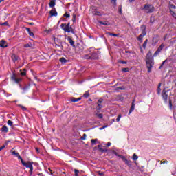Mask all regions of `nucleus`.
Segmentation results:
<instances>
[{"label": "nucleus", "mask_w": 176, "mask_h": 176, "mask_svg": "<svg viewBox=\"0 0 176 176\" xmlns=\"http://www.w3.org/2000/svg\"><path fill=\"white\" fill-rule=\"evenodd\" d=\"M146 64L148 68V72H151L152 68H153V65H155V59L152 57V52H151V51L146 54Z\"/></svg>", "instance_id": "1"}, {"label": "nucleus", "mask_w": 176, "mask_h": 176, "mask_svg": "<svg viewBox=\"0 0 176 176\" xmlns=\"http://www.w3.org/2000/svg\"><path fill=\"white\" fill-rule=\"evenodd\" d=\"M141 10H144L145 13L151 14L155 12V6L152 4H145L144 8H141Z\"/></svg>", "instance_id": "2"}, {"label": "nucleus", "mask_w": 176, "mask_h": 176, "mask_svg": "<svg viewBox=\"0 0 176 176\" xmlns=\"http://www.w3.org/2000/svg\"><path fill=\"white\" fill-rule=\"evenodd\" d=\"M22 164L25 167H27V168H30V174H32V171L34 170V166H32V164H34V162H25L24 161H22Z\"/></svg>", "instance_id": "3"}, {"label": "nucleus", "mask_w": 176, "mask_h": 176, "mask_svg": "<svg viewBox=\"0 0 176 176\" xmlns=\"http://www.w3.org/2000/svg\"><path fill=\"white\" fill-rule=\"evenodd\" d=\"M141 28H143V30L142 32V34L140 35H139V36L138 37V41H142V38H144V36H145V35H146V26H145V25H142L141 26Z\"/></svg>", "instance_id": "4"}, {"label": "nucleus", "mask_w": 176, "mask_h": 176, "mask_svg": "<svg viewBox=\"0 0 176 176\" xmlns=\"http://www.w3.org/2000/svg\"><path fill=\"white\" fill-rule=\"evenodd\" d=\"M167 93H168V90H166V89H164L162 92V97L165 104H167V100H168V94Z\"/></svg>", "instance_id": "5"}, {"label": "nucleus", "mask_w": 176, "mask_h": 176, "mask_svg": "<svg viewBox=\"0 0 176 176\" xmlns=\"http://www.w3.org/2000/svg\"><path fill=\"white\" fill-rule=\"evenodd\" d=\"M11 80H12V82H15V83H20V82L22 80L21 78H17V74H12V75L11 76Z\"/></svg>", "instance_id": "6"}, {"label": "nucleus", "mask_w": 176, "mask_h": 176, "mask_svg": "<svg viewBox=\"0 0 176 176\" xmlns=\"http://www.w3.org/2000/svg\"><path fill=\"white\" fill-rule=\"evenodd\" d=\"M54 42L58 47H60V49H63V41H61V39L54 37Z\"/></svg>", "instance_id": "7"}, {"label": "nucleus", "mask_w": 176, "mask_h": 176, "mask_svg": "<svg viewBox=\"0 0 176 176\" xmlns=\"http://www.w3.org/2000/svg\"><path fill=\"white\" fill-rule=\"evenodd\" d=\"M119 157H121V159H122L123 162H124V163L127 164V166H131V161L128 160V159L126 158V157L123 155H119Z\"/></svg>", "instance_id": "8"}, {"label": "nucleus", "mask_w": 176, "mask_h": 176, "mask_svg": "<svg viewBox=\"0 0 176 176\" xmlns=\"http://www.w3.org/2000/svg\"><path fill=\"white\" fill-rule=\"evenodd\" d=\"M63 30L65 31V32H72V34H74V29L71 27V26H68V27H65L63 28Z\"/></svg>", "instance_id": "9"}, {"label": "nucleus", "mask_w": 176, "mask_h": 176, "mask_svg": "<svg viewBox=\"0 0 176 176\" xmlns=\"http://www.w3.org/2000/svg\"><path fill=\"white\" fill-rule=\"evenodd\" d=\"M11 58H12L13 63H16V61H17V60H19L20 59V57H19V56H17L15 54H12L11 55Z\"/></svg>", "instance_id": "10"}, {"label": "nucleus", "mask_w": 176, "mask_h": 176, "mask_svg": "<svg viewBox=\"0 0 176 176\" xmlns=\"http://www.w3.org/2000/svg\"><path fill=\"white\" fill-rule=\"evenodd\" d=\"M98 58V54L97 52L91 53V60H97Z\"/></svg>", "instance_id": "11"}, {"label": "nucleus", "mask_w": 176, "mask_h": 176, "mask_svg": "<svg viewBox=\"0 0 176 176\" xmlns=\"http://www.w3.org/2000/svg\"><path fill=\"white\" fill-rule=\"evenodd\" d=\"M134 102H135V100H133L132 102L131 108L129 109V115H130L134 111V109H135V104H134Z\"/></svg>", "instance_id": "12"}, {"label": "nucleus", "mask_w": 176, "mask_h": 176, "mask_svg": "<svg viewBox=\"0 0 176 176\" xmlns=\"http://www.w3.org/2000/svg\"><path fill=\"white\" fill-rule=\"evenodd\" d=\"M67 41L71 45V46H72L73 47H75V41H74V40L72 39V37L68 36Z\"/></svg>", "instance_id": "13"}, {"label": "nucleus", "mask_w": 176, "mask_h": 176, "mask_svg": "<svg viewBox=\"0 0 176 176\" xmlns=\"http://www.w3.org/2000/svg\"><path fill=\"white\" fill-rule=\"evenodd\" d=\"M50 14L52 17H53V16H54L55 17L57 16L58 12L56 10V8H54L51 11H50Z\"/></svg>", "instance_id": "14"}, {"label": "nucleus", "mask_w": 176, "mask_h": 176, "mask_svg": "<svg viewBox=\"0 0 176 176\" xmlns=\"http://www.w3.org/2000/svg\"><path fill=\"white\" fill-rule=\"evenodd\" d=\"M0 47H8V43L5 40H1L0 42Z\"/></svg>", "instance_id": "15"}, {"label": "nucleus", "mask_w": 176, "mask_h": 176, "mask_svg": "<svg viewBox=\"0 0 176 176\" xmlns=\"http://www.w3.org/2000/svg\"><path fill=\"white\" fill-rule=\"evenodd\" d=\"M99 24H101V25H111V23L108 21H99Z\"/></svg>", "instance_id": "16"}, {"label": "nucleus", "mask_w": 176, "mask_h": 176, "mask_svg": "<svg viewBox=\"0 0 176 176\" xmlns=\"http://www.w3.org/2000/svg\"><path fill=\"white\" fill-rule=\"evenodd\" d=\"M82 100V98L81 97H79V98H71V101L72 102H78L79 101H80Z\"/></svg>", "instance_id": "17"}, {"label": "nucleus", "mask_w": 176, "mask_h": 176, "mask_svg": "<svg viewBox=\"0 0 176 176\" xmlns=\"http://www.w3.org/2000/svg\"><path fill=\"white\" fill-rule=\"evenodd\" d=\"M2 133H9V129L6 125H3L1 128Z\"/></svg>", "instance_id": "18"}, {"label": "nucleus", "mask_w": 176, "mask_h": 176, "mask_svg": "<svg viewBox=\"0 0 176 176\" xmlns=\"http://www.w3.org/2000/svg\"><path fill=\"white\" fill-rule=\"evenodd\" d=\"M92 14L94 16H102V14H101V12L100 11H97V10H94L92 12Z\"/></svg>", "instance_id": "19"}, {"label": "nucleus", "mask_w": 176, "mask_h": 176, "mask_svg": "<svg viewBox=\"0 0 176 176\" xmlns=\"http://www.w3.org/2000/svg\"><path fill=\"white\" fill-rule=\"evenodd\" d=\"M83 58H85V60H91V53L88 54H85L83 56Z\"/></svg>", "instance_id": "20"}, {"label": "nucleus", "mask_w": 176, "mask_h": 176, "mask_svg": "<svg viewBox=\"0 0 176 176\" xmlns=\"http://www.w3.org/2000/svg\"><path fill=\"white\" fill-rule=\"evenodd\" d=\"M98 149L100 151V152H102V153H104V152H108V150L101 148V145H98Z\"/></svg>", "instance_id": "21"}, {"label": "nucleus", "mask_w": 176, "mask_h": 176, "mask_svg": "<svg viewBox=\"0 0 176 176\" xmlns=\"http://www.w3.org/2000/svg\"><path fill=\"white\" fill-rule=\"evenodd\" d=\"M102 108V104L100 103H98V106L96 107V111H97L98 113H99V112H100Z\"/></svg>", "instance_id": "22"}, {"label": "nucleus", "mask_w": 176, "mask_h": 176, "mask_svg": "<svg viewBox=\"0 0 176 176\" xmlns=\"http://www.w3.org/2000/svg\"><path fill=\"white\" fill-rule=\"evenodd\" d=\"M59 61L62 63V64H65V63H68V60L65 59V58L62 57L59 59Z\"/></svg>", "instance_id": "23"}, {"label": "nucleus", "mask_w": 176, "mask_h": 176, "mask_svg": "<svg viewBox=\"0 0 176 176\" xmlns=\"http://www.w3.org/2000/svg\"><path fill=\"white\" fill-rule=\"evenodd\" d=\"M56 6V1L50 0V8H54Z\"/></svg>", "instance_id": "24"}, {"label": "nucleus", "mask_w": 176, "mask_h": 176, "mask_svg": "<svg viewBox=\"0 0 176 176\" xmlns=\"http://www.w3.org/2000/svg\"><path fill=\"white\" fill-rule=\"evenodd\" d=\"M21 76H25L27 75V69H23V71L20 70Z\"/></svg>", "instance_id": "25"}, {"label": "nucleus", "mask_w": 176, "mask_h": 176, "mask_svg": "<svg viewBox=\"0 0 176 176\" xmlns=\"http://www.w3.org/2000/svg\"><path fill=\"white\" fill-rule=\"evenodd\" d=\"M161 86H162V82H160L158 85V87L157 89V94H159V96L160 94V91H162V89H160Z\"/></svg>", "instance_id": "26"}, {"label": "nucleus", "mask_w": 176, "mask_h": 176, "mask_svg": "<svg viewBox=\"0 0 176 176\" xmlns=\"http://www.w3.org/2000/svg\"><path fill=\"white\" fill-rule=\"evenodd\" d=\"M97 141H98V139H91V144L93 145H96V144H97Z\"/></svg>", "instance_id": "27"}, {"label": "nucleus", "mask_w": 176, "mask_h": 176, "mask_svg": "<svg viewBox=\"0 0 176 176\" xmlns=\"http://www.w3.org/2000/svg\"><path fill=\"white\" fill-rule=\"evenodd\" d=\"M95 115L98 118V119H102V118H104V115L102 113H96Z\"/></svg>", "instance_id": "28"}, {"label": "nucleus", "mask_w": 176, "mask_h": 176, "mask_svg": "<svg viewBox=\"0 0 176 176\" xmlns=\"http://www.w3.org/2000/svg\"><path fill=\"white\" fill-rule=\"evenodd\" d=\"M164 47V44H161L160 45V47L157 48V51L158 52H162V50H163V48Z\"/></svg>", "instance_id": "29"}, {"label": "nucleus", "mask_w": 176, "mask_h": 176, "mask_svg": "<svg viewBox=\"0 0 176 176\" xmlns=\"http://www.w3.org/2000/svg\"><path fill=\"white\" fill-rule=\"evenodd\" d=\"M116 90H126V87L124 86H121L116 88Z\"/></svg>", "instance_id": "30"}, {"label": "nucleus", "mask_w": 176, "mask_h": 176, "mask_svg": "<svg viewBox=\"0 0 176 176\" xmlns=\"http://www.w3.org/2000/svg\"><path fill=\"white\" fill-rule=\"evenodd\" d=\"M148 45V39H146L144 43L142 45V47H144V49H146V45Z\"/></svg>", "instance_id": "31"}, {"label": "nucleus", "mask_w": 176, "mask_h": 176, "mask_svg": "<svg viewBox=\"0 0 176 176\" xmlns=\"http://www.w3.org/2000/svg\"><path fill=\"white\" fill-rule=\"evenodd\" d=\"M83 96L85 97V98H89V97L90 96V94L89 93V91H87L84 94Z\"/></svg>", "instance_id": "32"}, {"label": "nucleus", "mask_w": 176, "mask_h": 176, "mask_svg": "<svg viewBox=\"0 0 176 176\" xmlns=\"http://www.w3.org/2000/svg\"><path fill=\"white\" fill-rule=\"evenodd\" d=\"M133 160H134L135 162L138 160V157L137 156V154L134 153L133 156L132 157Z\"/></svg>", "instance_id": "33"}, {"label": "nucleus", "mask_w": 176, "mask_h": 176, "mask_svg": "<svg viewBox=\"0 0 176 176\" xmlns=\"http://www.w3.org/2000/svg\"><path fill=\"white\" fill-rule=\"evenodd\" d=\"M150 23L151 24H153V23H155V16H151V18H150Z\"/></svg>", "instance_id": "34"}, {"label": "nucleus", "mask_w": 176, "mask_h": 176, "mask_svg": "<svg viewBox=\"0 0 176 176\" xmlns=\"http://www.w3.org/2000/svg\"><path fill=\"white\" fill-rule=\"evenodd\" d=\"M169 109L173 110V102H171V100H169Z\"/></svg>", "instance_id": "35"}, {"label": "nucleus", "mask_w": 176, "mask_h": 176, "mask_svg": "<svg viewBox=\"0 0 176 176\" xmlns=\"http://www.w3.org/2000/svg\"><path fill=\"white\" fill-rule=\"evenodd\" d=\"M129 71H130V69H129V67L122 68V72H129Z\"/></svg>", "instance_id": "36"}, {"label": "nucleus", "mask_w": 176, "mask_h": 176, "mask_svg": "<svg viewBox=\"0 0 176 176\" xmlns=\"http://www.w3.org/2000/svg\"><path fill=\"white\" fill-rule=\"evenodd\" d=\"M120 119H122V114H119L118 118H116V122H120Z\"/></svg>", "instance_id": "37"}, {"label": "nucleus", "mask_w": 176, "mask_h": 176, "mask_svg": "<svg viewBox=\"0 0 176 176\" xmlns=\"http://www.w3.org/2000/svg\"><path fill=\"white\" fill-rule=\"evenodd\" d=\"M18 107H19L20 108H21V109L23 111H27V109L25 108V107L21 105V104H18Z\"/></svg>", "instance_id": "38"}, {"label": "nucleus", "mask_w": 176, "mask_h": 176, "mask_svg": "<svg viewBox=\"0 0 176 176\" xmlns=\"http://www.w3.org/2000/svg\"><path fill=\"white\" fill-rule=\"evenodd\" d=\"M170 12L172 14V16L176 19V14L173 10L170 9Z\"/></svg>", "instance_id": "39"}, {"label": "nucleus", "mask_w": 176, "mask_h": 176, "mask_svg": "<svg viewBox=\"0 0 176 176\" xmlns=\"http://www.w3.org/2000/svg\"><path fill=\"white\" fill-rule=\"evenodd\" d=\"M12 154L14 155V156H16V157L20 155L19 154V153H16V151H12Z\"/></svg>", "instance_id": "40"}, {"label": "nucleus", "mask_w": 176, "mask_h": 176, "mask_svg": "<svg viewBox=\"0 0 176 176\" xmlns=\"http://www.w3.org/2000/svg\"><path fill=\"white\" fill-rule=\"evenodd\" d=\"M16 157H18V160H21V163L23 164V162H24V160H23L21 156H20V154Z\"/></svg>", "instance_id": "41"}, {"label": "nucleus", "mask_w": 176, "mask_h": 176, "mask_svg": "<svg viewBox=\"0 0 176 176\" xmlns=\"http://www.w3.org/2000/svg\"><path fill=\"white\" fill-rule=\"evenodd\" d=\"M63 16L67 19H69V17H71V15L68 12L65 13Z\"/></svg>", "instance_id": "42"}, {"label": "nucleus", "mask_w": 176, "mask_h": 176, "mask_svg": "<svg viewBox=\"0 0 176 176\" xmlns=\"http://www.w3.org/2000/svg\"><path fill=\"white\" fill-rule=\"evenodd\" d=\"M24 47H32V44H30V43L25 44Z\"/></svg>", "instance_id": "43"}, {"label": "nucleus", "mask_w": 176, "mask_h": 176, "mask_svg": "<svg viewBox=\"0 0 176 176\" xmlns=\"http://www.w3.org/2000/svg\"><path fill=\"white\" fill-rule=\"evenodd\" d=\"M160 53V51H158V50H157L153 54V57H156V56H157V54H159Z\"/></svg>", "instance_id": "44"}, {"label": "nucleus", "mask_w": 176, "mask_h": 176, "mask_svg": "<svg viewBox=\"0 0 176 176\" xmlns=\"http://www.w3.org/2000/svg\"><path fill=\"white\" fill-rule=\"evenodd\" d=\"M75 176H79V170L78 169L74 170Z\"/></svg>", "instance_id": "45"}, {"label": "nucleus", "mask_w": 176, "mask_h": 176, "mask_svg": "<svg viewBox=\"0 0 176 176\" xmlns=\"http://www.w3.org/2000/svg\"><path fill=\"white\" fill-rule=\"evenodd\" d=\"M170 9H176V6L174 4H170Z\"/></svg>", "instance_id": "46"}, {"label": "nucleus", "mask_w": 176, "mask_h": 176, "mask_svg": "<svg viewBox=\"0 0 176 176\" xmlns=\"http://www.w3.org/2000/svg\"><path fill=\"white\" fill-rule=\"evenodd\" d=\"M7 123L8 126H13V122H12L10 120H9Z\"/></svg>", "instance_id": "47"}, {"label": "nucleus", "mask_w": 176, "mask_h": 176, "mask_svg": "<svg viewBox=\"0 0 176 176\" xmlns=\"http://www.w3.org/2000/svg\"><path fill=\"white\" fill-rule=\"evenodd\" d=\"M113 155H115L116 156H118V157L119 156H122V155L118 154V152H116V151H113Z\"/></svg>", "instance_id": "48"}, {"label": "nucleus", "mask_w": 176, "mask_h": 176, "mask_svg": "<svg viewBox=\"0 0 176 176\" xmlns=\"http://www.w3.org/2000/svg\"><path fill=\"white\" fill-rule=\"evenodd\" d=\"M116 1L117 0H111V3H113L114 6H116Z\"/></svg>", "instance_id": "49"}, {"label": "nucleus", "mask_w": 176, "mask_h": 176, "mask_svg": "<svg viewBox=\"0 0 176 176\" xmlns=\"http://www.w3.org/2000/svg\"><path fill=\"white\" fill-rule=\"evenodd\" d=\"M28 34L30 35V36H32V38H34L35 36V35L34 34V32H31L30 33H28Z\"/></svg>", "instance_id": "50"}, {"label": "nucleus", "mask_w": 176, "mask_h": 176, "mask_svg": "<svg viewBox=\"0 0 176 176\" xmlns=\"http://www.w3.org/2000/svg\"><path fill=\"white\" fill-rule=\"evenodd\" d=\"M104 101V99L100 98L98 100V104H102V102Z\"/></svg>", "instance_id": "51"}, {"label": "nucleus", "mask_w": 176, "mask_h": 176, "mask_svg": "<svg viewBox=\"0 0 176 176\" xmlns=\"http://www.w3.org/2000/svg\"><path fill=\"white\" fill-rule=\"evenodd\" d=\"M119 63L120 64H127V61H126V60H120Z\"/></svg>", "instance_id": "52"}, {"label": "nucleus", "mask_w": 176, "mask_h": 176, "mask_svg": "<svg viewBox=\"0 0 176 176\" xmlns=\"http://www.w3.org/2000/svg\"><path fill=\"white\" fill-rule=\"evenodd\" d=\"M111 36H119L118 34L110 33Z\"/></svg>", "instance_id": "53"}, {"label": "nucleus", "mask_w": 176, "mask_h": 176, "mask_svg": "<svg viewBox=\"0 0 176 176\" xmlns=\"http://www.w3.org/2000/svg\"><path fill=\"white\" fill-rule=\"evenodd\" d=\"M86 137H87L86 133H84L82 137L81 138V140H86Z\"/></svg>", "instance_id": "54"}, {"label": "nucleus", "mask_w": 176, "mask_h": 176, "mask_svg": "<svg viewBox=\"0 0 176 176\" xmlns=\"http://www.w3.org/2000/svg\"><path fill=\"white\" fill-rule=\"evenodd\" d=\"M65 25H66L65 23H62V24L60 25L61 29H62V30H64V28H65Z\"/></svg>", "instance_id": "55"}, {"label": "nucleus", "mask_w": 176, "mask_h": 176, "mask_svg": "<svg viewBox=\"0 0 176 176\" xmlns=\"http://www.w3.org/2000/svg\"><path fill=\"white\" fill-rule=\"evenodd\" d=\"M107 127H108V125H104V126H102L101 128H100V130H104V129H107Z\"/></svg>", "instance_id": "56"}, {"label": "nucleus", "mask_w": 176, "mask_h": 176, "mask_svg": "<svg viewBox=\"0 0 176 176\" xmlns=\"http://www.w3.org/2000/svg\"><path fill=\"white\" fill-rule=\"evenodd\" d=\"M6 147V146L4 144L1 147H0V152L1 151H2L3 149H5V148Z\"/></svg>", "instance_id": "57"}, {"label": "nucleus", "mask_w": 176, "mask_h": 176, "mask_svg": "<svg viewBox=\"0 0 176 176\" xmlns=\"http://www.w3.org/2000/svg\"><path fill=\"white\" fill-rule=\"evenodd\" d=\"M25 30L28 32V34L31 32V29L30 28H25Z\"/></svg>", "instance_id": "58"}, {"label": "nucleus", "mask_w": 176, "mask_h": 176, "mask_svg": "<svg viewBox=\"0 0 176 176\" xmlns=\"http://www.w3.org/2000/svg\"><path fill=\"white\" fill-rule=\"evenodd\" d=\"M119 12H120V14H122V6H119Z\"/></svg>", "instance_id": "59"}, {"label": "nucleus", "mask_w": 176, "mask_h": 176, "mask_svg": "<svg viewBox=\"0 0 176 176\" xmlns=\"http://www.w3.org/2000/svg\"><path fill=\"white\" fill-rule=\"evenodd\" d=\"M65 27H71V23H68Z\"/></svg>", "instance_id": "60"}, {"label": "nucleus", "mask_w": 176, "mask_h": 176, "mask_svg": "<svg viewBox=\"0 0 176 176\" xmlns=\"http://www.w3.org/2000/svg\"><path fill=\"white\" fill-rule=\"evenodd\" d=\"M111 143L109 142L107 144V148H109V146H111Z\"/></svg>", "instance_id": "61"}, {"label": "nucleus", "mask_w": 176, "mask_h": 176, "mask_svg": "<svg viewBox=\"0 0 176 176\" xmlns=\"http://www.w3.org/2000/svg\"><path fill=\"white\" fill-rule=\"evenodd\" d=\"M49 171H50L51 175H53V170H52V169L49 168Z\"/></svg>", "instance_id": "62"}, {"label": "nucleus", "mask_w": 176, "mask_h": 176, "mask_svg": "<svg viewBox=\"0 0 176 176\" xmlns=\"http://www.w3.org/2000/svg\"><path fill=\"white\" fill-rule=\"evenodd\" d=\"M166 63H167V59H166L165 60H164L163 62H162V65H164V64H166Z\"/></svg>", "instance_id": "63"}, {"label": "nucleus", "mask_w": 176, "mask_h": 176, "mask_svg": "<svg viewBox=\"0 0 176 176\" xmlns=\"http://www.w3.org/2000/svg\"><path fill=\"white\" fill-rule=\"evenodd\" d=\"M73 17H72V19H76V14H73Z\"/></svg>", "instance_id": "64"}]
</instances>
